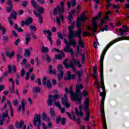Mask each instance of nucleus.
Returning a JSON list of instances; mask_svg holds the SVG:
<instances>
[{"mask_svg":"<svg viewBox=\"0 0 129 129\" xmlns=\"http://www.w3.org/2000/svg\"><path fill=\"white\" fill-rule=\"evenodd\" d=\"M118 41H120L119 40V38H117L111 41L110 43L107 45L104 50H103L100 58L99 60L100 63V85L101 86H99V83H98V81L97 80V78L96 77V78L94 79L95 81V84L97 85V88L98 90V92H100V88L102 89V92L100 93V96L102 97L101 100V109H100V113L101 115L102 116V120L103 121V129H107L106 127V122H105V116L104 115V99H105V88L104 87V84L103 83V59H104V56L105 55V53H106V51L108 50L109 47H110L112 45H113L114 43H116V42H118Z\"/></svg>","mask_w":129,"mask_h":129,"instance_id":"f257e3e1","label":"nucleus"},{"mask_svg":"<svg viewBox=\"0 0 129 129\" xmlns=\"http://www.w3.org/2000/svg\"><path fill=\"white\" fill-rule=\"evenodd\" d=\"M87 20V18L84 14L81 16V17L78 18L77 26L78 27V31H73L74 26L72 25L69 27V38L70 39V43L73 45V47L75 48L76 47V41L75 40L73 39L74 37H78L79 38L78 44L81 46V48H84V43L82 41V38L81 37V33L82 31L80 28V26H81V22H84Z\"/></svg>","mask_w":129,"mask_h":129,"instance_id":"f03ea898","label":"nucleus"},{"mask_svg":"<svg viewBox=\"0 0 129 129\" xmlns=\"http://www.w3.org/2000/svg\"><path fill=\"white\" fill-rule=\"evenodd\" d=\"M83 88V86L81 84L78 83L76 86V93H74L72 91V87H71L69 89L66 88L65 89V92L67 94L70 93L71 95V98L72 101H78L80 103L82 100V95L80 93V90Z\"/></svg>","mask_w":129,"mask_h":129,"instance_id":"7ed1b4c3","label":"nucleus"},{"mask_svg":"<svg viewBox=\"0 0 129 129\" xmlns=\"http://www.w3.org/2000/svg\"><path fill=\"white\" fill-rule=\"evenodd\" d=\"M89 105V99L86 98L84 104L82 105H80L79 106V110L77 108H75V110L78 116L79 117H82L83 116V112H82V108L84 109L85 111L86 112V116L85 117V120L87 121V120H89V110H88V106Z\"/></svg>","mask_w":129,"mask_h":129,"instance_id":"20e7f679","label":"nucleus"},{"mask_svg":"<svg viewBox=\"0 0 129 129\" xmlns=\"http://www.w3.org/2000/svg\"><path fill=\"white\" fill-rule=\"evenodd\" d=\"M68 60H64L63 61V64L65 66L66 68H72L73 71L74 72H76V69H75V66L76 65L78 66L79 68H81V65L79 60H76L74 58H73L71 60V62L70 63L69 65L67 64Z\"/></svg>","mask_w":129,"mask_h":129,"instance_id":"39448f33","label":"nucleus"},{"mask_svg":"<svg viewBox=\"0 0 129 129\" xmlns=\"http://www.w3.org/2000/svg\"><path fill=\"white\" fill-rule=\"evenodd\" d=\"M100 16H101V14L99 13L98 17L96 16L93 18L92 24V26L93 27L92 28H91V27H90V26H87V29H88L89 31H92L93 32H96V30L98 27L96 20H99V18H100Z\"/></svg>","mask_w":129,"mask_h":129,"instance_id":"423d86ee","label":"nucleus"},{"mask_svg":"<svg viewBox=\"0 0 129 129\" xmlns=\"http://www.w3.org/2000/svg\"><path fill=\"white\" fill-rule=\"evenodd\" d=\"M33 125L36 127V129H40V126L42 125V121L41 120V114H35L33 119Z\"/></svg>","mask_w":129,"mask_h":129,"instance_id":"0eeeda50","label":"nucleus"},{"mask_svg":"<svg viewBox=\"0 0 129 129\" xmlns=\"http://www.w3.org/2000/svg\"><path fill=\"white\" fill-rule=\"evenodd\" d=\"M0 125H3L4 120H6V123H9L10 121V116H9V113L8 111H6L5 112L3 113L2 114H0Z\"/></svg>","mask_w":129,"mask_h":129,"instance_id":"6e6552de","label":"nucleus"},{"mask_svg":"<svg viewBox=\"0 0 129 129\" xmlns=\"http://www.w3.org/2000/svg\"><path fill=\"white\" fill-rule=\"evenodd\" d=\"M61 97L60 95H54L52 96L50 95L48 96V99L47 100V105L48 106H52V103L53 101H55L57 100V99H59Z\"/></svg>","mask_w":129,"mask_h":129,"instance_id":"1a4fd4ad","label":"nucleus"},{"mask_svg":"<svg viewBox=\"0 0 129 129\" xmlns=\"http://www.w3.org/2000/svg\"><path fill=\"white\" fill-rule=\"evenodd\" d=\"M57 79L60 81V80H62L63 78V76L64 75V72H63V67L62 65L58 64L57 67Z\"/></svg>","mask_w":129,"mask_h":129,"instance_id":"9d476101","label":"nucleus"},{"mask_svg":"<svg viewBox=\"0 0 129 129\" xmlns=\"http://www.w3.org/2000/svg\"><path fill=\"white\" fill-rule=\"evenodd\" d=\"M64 42L66 46V47L64 48V52H67L71 53V54H73V50H72V48H70V45H73V44L70 43V41H69V43L68 41H67L66 39H64Z\"/></svg>","mask_w":129,"mask_h":129,"instance_id":"9b49d317","label":"nucleus"},{"mask_svg":"<svg viewBox=\"0 0 129 129\" xmlns=\"http://www.w3.org/2000/svg\"><path fill=\"white\" fill-rule=\"evenodd\" d=\"M58 11V14L59 17L60 18L61 21L63 22V20H64V16H63V13L61 11V9L60 8V6H57L53 10V14L54 15H57Z\"/></svg>","mask_w":129,"mask_h":129,"instance_id":"f8f14e48","label":"nucleus"},{"mask_svg":"<svg viewBox=\"0 0 129 129\" xmlns=\"http://www.w3.org/2000/svg\"><path fill=\"white\" fill-rule=\"evenodd\" d=\"M61 102L63 105L66 106V107H70V104L68 102V97H67V94H64V97L61 98Z\"/></svg>","mask_w":129,"mask_h":129,"instance_id":"ddd939ff","label":"nucleus"},{"mask_svg":"<svg viewBox=\"0 0 129 129\" xmlns=\"http://www.w3.org/2000/svg\"><path fill=\"white\" fill-rule=\"evenodd\" d=\"M42 84L43 85L47 86L48 88H52V84H51V82L50 80L47 79V78L44 77L43 79Z\"/></svg>","mask_w":129,"mask_h":129,"instance_id":"4468645a","label":"nucleus"},{"mask_svg":"<svg viewBox=\"0 0 129 129\" xmlns=\"http://www.w3.org/2000/svg\"><path fill=\"white\" fill-rule=\"evenodd\" d=\"M42 33L44 34V35H48V39L50 43V45H52V33L51 32V31L50 30H43L42 31Z\"/></svg>","mask_w":129,"mask_h":129,"instance_id":"2eb2a0df","label":"nucleus"},{"mask_svg":"<svg viewBox=\"0 0 129 129\" xmlns=\"http://www.w3.org/2000/svg\"><path fill=\"white\" fill-rule=\"evenodd\" d=\"M32 23H33V19H32V18L31 17H29L27 18L25 20V21H22L21 26V27H23V26H25V25L26 26H29V25H31Z\"/></svg>","mask_w":129,"mask_h":129,"instance_id":"dca6fc26","label":"nucleus"},{"mask_svg":"<svg viewBox=\"0 0 129 129\" xmlns=\"http://www.w3.org/2000/svg\"><path fill=\"white\" fill-rule=\"evenodd\" d=\"M15 126L17 128L27 129V127L24 125V121L23 120L20 121V122H17Z\"/></svg>","mask_w":129,"mask_h":129,"instance_id":"f3484780","label":"nucleus"},{"mask_svg":"<svg viewBox=\"0 0 129 129\" xmlns=\"http://www.w3.org/2000/svg\"><path fill=\"white\" fill-rule=\"evenodd\" d=\"M110 12H108L105 13V18L101 20L100 24H99V28H101L102 24H104L105 23V21H104V20H107V21H109V18L108 17V15H110Z\"/></svg>","mask_w":129,"mask_h":129,"instance_id":"a211bd4d","label":"nucleus"},{"mask_svg":"<svg viewBox=\"0 0 129 129\" xmlns=\"http://www.w3.org/2000/svg\"><path fill=\"white\" fill-rule=\"evenodd\" d=\"M61 123L63 125H65V123H66V118L64 117L61 118V116H59L56 118V123L58 124L59 123Z\"/></svg>","mask_w":129,"mask_h":129,"instance_id":"6ab92c4d","label":"nucleus"},{"mask_svg":"<svg viewBox=\"0 0 129 129\" xmlns=\"http://www.w3.org/2000/svg\"><path fill=\"white\" fill-rule=\"evenodd\" d=\"M13 18L14 20H16L17 18V13L16 12H12L11 14V17H10L9 18V22L11 26H13L14 25V22L12 21V18Z\"/></svg>","mask_w":129,"mask_h":129,"instance_id":"aec40b11","label":"nucleus"},{"mask_svg":"<svg viewBox=\"0 0 129 129\" xmlns=\"http://www.w3.org/2000/svg\"><path fill=\"white\" fill-rule=\"evenodd\" d=\"M122 28L123 29L120 28L119 31V32L120 33V36L121 37H122V36H124V33L126 32H128V29L126 28V26H123Z\"/></svg>","mask_w":129,"mask_h":129,"instance_id":"412c9836","label":"nucleus"},{"mask_svg":"<svg viewBox=\"0 0 129 129\" xmlns=\"http://www.w3.org/2000/svg\"><path fill=\"white\" fill-rule=\"evenodd\" d=\"M65 78L68 80H70V79L75 78V76L74 75H71V72H70V71H68L67 74L65 75Z\"/></svg>","mask_w":129,"mask_h":129,"instance_id":"4be33fe9","label":"nucleus"},{"mask_svg":"<svg viewBox=\"0 0 129 129\" xmlns=\"http://www.w3.org/2000/svg\"><path fill=\"white\" fill-rule=\"evenodd\" d=\"M26 106V100L22 99L21 102V105H20L18 108V110H22L24 111L25 110V107Z\"/></svg>","mask_w":129,"mask_h":129,"instance_id":"5701e85b","label":"nucleus"},{"mask_svg":"<svg viewBox=\"0 0 129 129\" xmlns=\"http://www.w3.org/2000/svg\"><path fill=\"white\" fill-rule=\"evenodd\" d=\"M42 127L43 129H48V128H52L53 127V124H52V122L49 121L47 123V126L45 124V123H42Z\"/></svg>","mask_w":129,"mask_h":129,"instance_id":"b1692460","label":"nucleus"},{"mask_svg":"<svg viewBox=\"0 0 129 129\" xmlns=\"http://www.w3.org/2000/svg\"><path fill=\"white\" fill-rule=\"evenodd\" d=\"M8 5L9 7L7 8L6 11L8 13H10L11 11H12V8H13V2H12V0H8Z\"/></svg>","mask_w":129,"mask_h":129,"instance_id":"393cba45","label":"nucleus"},{"mask_svg":"<svg viewBox=\"0 0 129 129\" xmlns=\"http://www.w3.org/2000/svg\"><path fill=\"white\" fill-rule=\"evenodd\" d=\"M75 13V10H71V12L69 13V22L71 23L72 22V19H73V16H74Z\"/></svg>","mask_w":129,"mask_h":129,"instance_id":"a878e982","label":"nucleus"},{"mask_svg":"<svg viewBox=\"0 0 129 129\" xmlns=\"http://www.w3.org/2000/svg\"><path fill=\"white\" fill-rule=\"evenodd\" d=\"M34 11H36L37 14H40V16L41 14L44 13V8L40 7L39 6L37 7V8H35V10H34Z\"/></svg>","mask_w":129,"mask_h":129,"instance_id":"bb28decb","label":"nucleus"},{"mask_svg":"<svg viewBox=\"0 0 129 129\" xmlns=\"http://www.w3.org/2000/svg\"><path fill=\"white\" fill-rule=\"evenodd\" d=\"M76 5V0H73L72 2L68 1V8L70 9V7H75Z\"/></svg>","mask_w":129,"mask_h":129,"instance_id":"cd10ccee","label":"nucleus"},{"mask_svg":"<svg viewBox=\"0 0 129 129\" xmlns=\"http://www.w3.org/2000/svg\"><path fill=\"white\" fill-rule=\"evenodd\" d=\"M33 13L36 17H39V24H43V18H42V16L40 15V14H37V12L36 10L33 11Z\"/></svg>","mask_w":129,"mask_h":129,"instance_id":"c85d7f7f","label":"nucleus"},{"mask_svg":"<svg viewBox=\"0 0 129 129\" xmlns=\"http://www.w3.org/2000/svg\"><path fill=\"white\" fill-rule=\"evenodd\" d=\"M8 70L10 73H13V72H16L17 69L15 66H13L12 67L11 65L8 66Z\"/></svg>","mask_w":129,"mask_h":129,"instance_id":"c756f323","label":"nucleus"},{"mask_svg":"<svg viewBox=\"0 0 129 129\" xmlns=\"http://www.w3.org/2000/svg\"><path fill=\"white\" fill-rule=\"evenodd\" d=\"M65 56V53L62 51L60 54H57L55 55V58L58 59V60H61L63 57Z\"/></svg>","mask_w":129,"mask_h":129,"instance_id":"7c9ffc66","label":"nucleus"},{"mask_svg":"<svg viewBox=\"0 0 129 129\" xmlns=\"http://www.w3.org/2000/svg\"><path fill=\"white\" fill-rule=\"evenodd\" d=\"M7 104H8L11 110V116H14V110H13V107H12V103L11 102V101L10 100H8L7 101Z\"/></svg>","mask_w":129,"mask_h":129,"instance_id":"2f4dec72","label":"nucleus"},{"mask_svg":"<svg viewBox=\"0 0 129 129\" xmlns=\"http://www.w3.org/2000/svg\"><path fill=\"white\" fill-rule=\"evenodd\" d=\"M43 59H46L47 62H51V57L48 54H43L42 55Z\"/></svg>","mask_w":129,"mask_h":129,"instance_id":"473e14b6","label":"nucleus"},{"mask_svg":"<svg viewBox=\"0 0 129 129\" xmlns=\"http://www.w3.org/2000/svg\"><path fill=\"white\" fill-rule=\"evenodd\" d=\"M52 66H50L49 73H50V74H53V75H56V74H57V71H56V70H52Z\"/></svg>","mask_w":129,"mask_h":129,"instance_id":"72a5a7b5","label":"nucleus"},{"mask_svg":"<svg viewBox=\"0 0 129 129\" xmlns=\"http://www.w3.org/2000/svg\"><path fill=\"white\" fill-rule=\"evenodd\" d=\"M34 69L33 68H31L28 73L26 74V80H28L29 78H30V75L31 74V72H33Z\"/></svg>","mask_w":129,"mask_h":129,"instance_id":"f704fd0d","label":"nucleus"},{"mask_svg":"<svg viewBox=\"0 0 129 129\" xmlns=\"http://www.w3.org/2000/svg\"><path fill=\"white\" fill-rule=\"evenodd\" d=\"M30 56H31V52L30 50H27V49L24 52V56L29 58L30 57Z\"/></svg>","mask_w":129,"mask_h":129,"instance_id":"c9c22d12","label":"nucleus"},{"mask_svg":"<svg viewBox=\"0 0 129 129\" xmlns=\"http://www.w3.org/2000/svg\"><path fill=\"white\" fill-rule=\"evenodd\" d=\"M26 45H28L29 44V42H30V40H31V37H30V35L27 34L26 35Z\"/></svg>","mask_w":129,"mask_h":129,"instance_id":"e433bc0d","label":"nucleus"},{"mask_svg":"<svg viewBox=\"0 0 129 129\" xmlns=\"http://www.w3.org/2000/svg\"><path fill=\"white\" fill-rule=\"evenodd\" d=\"M0 31H2V34L3 35H5L7 32V29H6V28L3 27V26H2V24H1L0 25Z\"/></svg>","mask_w":129,"mask_h":129,"instance_id":"4c0bfd02","label":"nucleus"},{"mask_svg":"<svg viewBox=\"0 0 129 129\" xmlns=\"http://www.w3.org/2000/svg\"><path fill=\"white\" fill-rule=\"evenodd\" d=\"M29 29L30 31L32 32H36V31H37V27H36L35 25H31L29 26Z\"/></svg>","mask_w":129,"mask_h":129,"instance_id":"58836bf2","label":"nucleus"},{"mask_svg":"<svg viewBox=\"0 0 129 129\" xmlns=\"http://www.w3.org/2000/svg\"><path fill=\"white\" fill-rule=\"evenodd\" d=\"M6 55L10 58H12V57L15 55V52L14 51H12L11 53H10L9 51H7L6 52Z\"/></svg>","mask_w":129,"mask_h":129,"instance_id":"ea45409f","label":"nucleus"},{"mask_svg":"<svg viewBox=\"0 0 129 129\" xmlns=\"http://www.w3.org/2000/svg\"><path fill=\"white\" fill-rule=\"evenodd\" d=\"M54 104L55 106H56L57 107H58V108H59V109H61V104L60 103V102H59V101H54Z\"/></svg>","mask_w":129,"mask_h":129,"instance_id":"a19ab883","label":"nucleus"},{"mask_svg":"<svg viewBox=\"0 0 129 129\" xmlns=\"http://www.w3.org/2000/svg\"><path fill=\"white\" fill-rule=\"evenodd\" d=\"M31 5L34 7V9H37L39 6L37 5L36 1L35 0H31Z\"/></svg>","mask_w":129,"mask_h":129,"instance_id":"79ce46f5","label":"nucleus"},{"mask_svg":"<svg viewBox=\"0 0 129 129\" xmlns=\"http://www.w3.org/2000/svg\"><path fill=\"white\" fill-rule=\"evenodd\" d=\"M50 114L51 116H54L55 115V110L52 107L50 108Z\"/></svg>","mask_w":129,"mask_h":129,"instance_id":"37998d69","label":"nucleus"},{"mask_svg":"<svg viewBox=\"0 0 129 129\" xmlns=\"http://www.w3.org/2000/svg\"><path fill=\"white\" fill-rule=\"evenodd\" d=\"M40 88H39L38 87H36L33 88V91L35 93H38V92H40Z\"/></svg>","mask_w":129,"mask_h":129,"instance_id":"c03bdc74","label":"nucleus"},{"mask_svg":"<svg viewBox=\"0 0 129 129\" xmlns=\"http://www.w3.org/2000/svg\"><path fill=\"white\" fill-rule=\"evenodd\" d=\"M65 6V3H64V2H61L60 3V11L63 13H64V7Z\"/></svg>","mask_w":129,"mask_h":129,"instance_id":"a18cd8bd","label":"nucleus"},{"mask_svg":"<svg viewBox=\"0 0 129 129\" xmlns=\"http://www.w3.org/2000/svg\"><path fill=\"white\" fill-rule=\"evenodd\" d=\"M42 51L43 52V53H47V52H49V48L45 46H42Z\"/></svg>","mask_w":129,"mask_h":129,"instance_id":"49530a36","label":"nucleus"},{"mask_svg":"<svg viewBox=\"0 0 129 129\" xmlns=\"http://www.w3.org/2000/svg\"><path fill=\"white\" fill-rule=\"evenodd\" d=\"M81 59H82V63L83 64H84V63H85V56L83 53H81Z\"/></svg>","mask_w":129,"mask_h":129,"instance_id":"de8ad7c7","label":"nucleus"},{"mask_svg":"<svg viewBox=\"0 0 129 129\" xmlns=\"http://www.w3.org/2000/svg\"><path fill=\"white\" fill-rule=\"evenodd\" d=\"M13 103L15 106H18V105H19V100L17 99L14 100Z\"/></svg>","mask_w":129,"mask_h":129,"instance_id":"09e8293b","label":"nucleus"},{"mask_svg":"<svg viewBox=\"0 0 129 129\" xmlns=\"http://www.w3.org/2000/svg\"><path fill=\"white\" fill-rule=\"evenodd\" d=\"M96 72H97V71H96V68L94 67V74L93 75V77L94 79H95L96 78Z\"/></svg>","mask_w":129,"mask_h":129,"instance_id":"8fccbe9b","label":"nucleus"},{"mask_svg":"<svg viewBox=\"0 0 129 129\" xmlns=\"http://www.w3.org/2000/svg\"><path fill=\"white\" fill-rule=\"evenodd\" d=\"M120 41H122V40H129V36H126V37H122L119 38Z\"/></svg>","mask_w":129,"mask_h":129,"instance_id":"3c124183","label":"nucleus"},{"mask_svg":"<svg viewBox=\"0 0 129 129\" xmlns=\"http://www.w3.org/2000/svg\"><path fill=\"white\" fill-rule=\"evenodd\" d=\"M26 74V71H25V68H23L21 70V77H23Z\"/></svg>","mask_w":129,"mask_h":129,"instance_id":"603ef678","label":"nucleus"},{"mask_svg":"<svg viewBox=\"0 0 129 129\" xmlns=\"http://www.w3.org/2000/svg\"><path fill=\"white\" fill-rule=\"evenodd\" d=\"M77 74L78 75V77H81V75H82V74H83V72H82V71H77L76 72Z\"/></svg>","mask_w":129,"mask_h":129,"instance_id":"864d4df0","label":"nucleus"},{"mask_svg":"<svg viewBox=\"0 0 129 129\" xmlns=\"http://www.w3.org/2000/svg\"><path fill=\"white\" fill-rule=\"evenodd\" d=\"M81 94H82V95H84V96H87V95H88V93L85 90L83 91V93Z\"/></svg>","mask_w":129,"mask_h":129,"instance_id":"5fc2aeb1","label":"nucleus"},{"mask_svg":"<svg viewBox=\"0 0 129 129\" xmlns=\"http://www.w3.org/2000/svg\"><path fill=\"white\" fill-rule=\"evenodd\" d=\"M104 31H108L107 25H105L104 27L101 29V32H104Z\"/></svg>","mask_w":129,"mask_h":129,"instance_id":"6e6d98bb","label":"nucleus"},{"mask_svg":"<svg viewBox=\"0 0 129 129\" xmlns=\"http://www.w3.org/2000/svg\"><path fill=\"white\" fill-rule=\"evenodd\" d=\"M23 7H26L28 6V1H24L22 2Z\"/></svg>","mask_w":129,"mask_h":129,"instance_id":"4d7b16f0","label":"nucleus"},{"mask_svg":"<svg viewBox=\"0 0 129 129\" xmlns=\"http://www.w3.org/2000/svg\"><path fill=\"white\" fill-rule=\"evenodd\" d=\"M60 44H61V40L58 38L57 40H56V45L57 46H60Z\"/></svg>","mask_w":129,"mask_h":129,"instance_id":"13d9d810","label":"nucleus"},{"mask_svg":"<svg viewBox=\"0 0 129 129\" xmlns=\"http://www.w3.org/2000/svg\"><path fill=\"white\" fill-rule=\"evenodd\" d=\"M52 85H56L57 84V81L55 79L52 80Z\"/></svg>","mask_w":129,"mask_h":129,"instance_id":"bf43d9fd","label":"nucleus"},{"mask_svg":"<svg viewBox=\"0 0 129 129\" xmlns=\"http://www.w3.org/2000/svg\"><path fill=\"white\" fill-rule=\"evenodd\" d=\"M20 38L17 39L15 42V44L16 45V46H18V45H19V43H20Z\"/></svg>","mask_w":129,"mask_h":129,"instance_id":"052dcab7","label":"nucleus"},{"mask_svg":"<svg viewBox=\"0 0 129 129\" xmlns=\"http://www.w3.org/2000/svg\"><path fill=\"white\" fill-rule=\"evenodd\" d=\"M9 82L10 83L12 84V85H14V84H15V81H14V79H13V78H11L9 79Z\"/></svg>","mask_w":129,"mask_h":129,"instance_id":"680f3d73","label":"nucleus"},{"mask_svg":"<svg viewBox=\"0 0 129 129\" xmlns=\"http://www.w3.org/2000/svg\"><path fill=\"white\" fill-rule=\"evenodd\" d=\"M97 45H99L98 41H95L94 43V48H95V49L97 48Z\"/></svg>","mask_w":129,"mask_h":129,"instance_id":"e2e57ef3","label":"nucleus"},{"mask_svg":"<svg viewBox=\"0 0 129 129\" xmlns=\"http://www.w3.org/2000/svg\"><path fill=\"white\" fill-rule=\"evenodd\" d=\"M37 1L41 5H44V4H45V1L44 0H37Z\"/></svg>","mask_w":129,"mask_h":129,"instance_id":"0e129e2a","label":"nucleus"},{"mask_svg":"<svg viewBox=\"0 0 129 129\" xmlns=\"http://www.w3.org/2000/svg\"><path fill=\"white\" fill-rule=\"evenodd\" d=\"M36 82L38 85H41V84H42V83L41 82V80H40V79H38L36 80Z\"/></svg>","mask_w":129,"mask_h":129,"instance_id":"69168bd1","label":"nucleus"},{"mask_svg":"<svg viewBox=\"0 0 129 129\" xmlns=\"http://www.w3.org/2000/svg\"><path fill=\"white\" fill-rule=\"evenodd\" d=\"M52 52H60V49H56V48H52Z\"/></svg>","mask_w":129,"mask_h":129,"instance_id":"338daca9","label":"nucleus"},{"mask_svg":"<svg viewBox=\"0 0 129 129\" xmlns=\"http://www.w3.org/2000/svg\"><path fill=\"white\" fill-rule=\"evenodd\" d=\"M24 14V11L23 10H19L18 11V15H20V16L23 15Z\"/></svg>","mask_w":129,"mask_h":129,"instance_id":"774afa93","label":"nucleus"}]
</instances>
